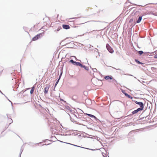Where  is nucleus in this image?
<instances>
[{
  "label": "nucleus",
  "instance_id": "45",
  "mask_svg": "<svg viewBox=\"0 0 157 157\" xmlns=\"http://www.w3.org/2000/svg\"><path fill=\"white\" fill-rule=\"evenodd\" d=\"M60 100L61 101H64V102L65 101L64 100H63V99H60Z\"/></svg>",
  "mask_w": 157,
  "mask_h": 157
},
{
  "label": "nucleus",
  "instance_id": "10",
  "mask_svg": "<svg viewBox=\"0 0 157 157\" xmlns=\"http://www.w3.org/2000/svg\"><path fill=\"white\" fill-rule=\"evenodd\" d=\"M78 96L76 95V94H75V95H74L72 97V98L71 99L74 101H75V102H78L77 101V100L78 99Z\"/></svg>",
  "mask_w": 157,
  "mask_h": 157
},
{
  "label": "nucleus",
  "instance_id": "47",
  "mask_svg": "<svg viewBox=\"0 0 157 157\" xmlns=\"http://www.w3.org/2000/svg\"><path fill=\"white\" fill-rule=\"evenodd\" d=\"M93 75L94 76H94L95 75V74H94V73H93Z\"/></svg>",
  "mask_w": 157,
  "mask_h": 157
},
{
  "label": "nucleus",
  "instance_id": "62",
  "mask_svg": "<svg viewBox=\"0 0 157 157\" xmlns=\"http://www.w3.org/2000/svg\"><path fill=\"white\" fill-rule=\"evenodd\" d=\"M61 127H62V128H63L64 129L65 128H63V126L62 125H61Z\"/></svg>",
  "mask_w": 157,
  "mask_h": 157
},
{
  "label": "nucleus",
  "instance_id": "43",
  "mask_svg": "<svg viewBox=\"0 0 157 157\" xmlns=\"http://www.w3.org/2000/svg\"><path fill=\"white\" fill-rule=\"evenodd\" d=\"M136 61L137 63H140V62H139V61H138L136 60Z\"/></svg>",
  "mask_w": 157,
  "mask_h": 157
},
{
  "label": "nucleus",
  "instance_id": "35",
  "mask_svg": "<svg viewBox=\"0 0 157 157\" xmlns=\"http://www.w3.org/2000/svg\"><path fill=\"white\" fill-rule=\"evenodd\" d=\"M139 53L140 55L142 54L143 53V52L142 51H140L139 52Z\"/></svg>",
  "mask_w": 157,
  "mask_h": 157
},
{
  "label": "nucleus",
  "instance_id": "60",
  "mask_svg": "<svg viewBox=\"0 0 157 157\" xmlns=\"http://www.w3.org/2000/svg\"><path fill=\"white\" fill-rule=\"evenodd\" d=\"M132 101H136V100H132Z\"/></svg>",
  "mask_w": 157,
  "mask_h": 157
},
{
  "label": "nucleus",
  "instance_id": "9",
  "mask_svg": "<svg viewBox=\"0 0 157 157\" xmlns=\"http://www.w3.org/2000/svg\"><path fill=\"white\" fill-rule=\"evenodd\" d=\"M66 143L67 144H69L73 145V146H75V147H81V148H85V149H90V150H91L92 151L95 150V149H89V148H85V147H80V146H79L77 145H76L72 144H71V143Z\"/></svg>",
  "mask_w": 157,
  "mask_h": 157
},
{
  "label": "nucleus",
  "instance_id": "17",
  "mask_svg": "<svg viewBox=\"0 0 157 157\" xmlns=\"http://www.w3.org/2000/svg\"><path fill=\"white\" fill-rule=\"evenodd\" d=\"M35 86L34 85L31 88V89L30 91V93L31 94H32L34 91L35 88Z\"/></svg>",
  "mask_w": 157,
  "mask_h": 157
},
{
  "label": "nucleus",
  "instance_id": "48",
  "mask_svg": "<svg viewBox=\"0 0 157 157\" xmlns=\"http://www.w3.org/2000/svg\"><path fill=\"white\" fill-rule=\"evenodd\" d=\"M59 141H60V142H61V143H65V142H63V141H60V140H58Z\"/></svg>",
  "mask_w": 157,
  "mask_h": 157
},
{
  "label": "nucleus",
  "instance_id": "29",
  "mask_svg": "<svg viewBox=\"0 0 157 157\" xmlns=\"http://www.w3.org/2000/svg\"><path fill=\"white\" fill-rule=\"evenodd\" d=\"M23 149H24V147H23V146H21V147L20 152L22 153V152L23 150Z\"/></svg>",
  "mask_w": 157,
  "mask_h": 157
},
{
  "label": "nucleus",
  "instance_id": "49",
  "mask_svg": "<svg viewBox=\"0 0 157 157\" xmlns=\"http://www.w3.org/2000/svg\"><path fill=\"white\" fill-rule=\"evenodd\" d=\"M130 75V76H133L132 75H131V74H128L127 75Z\"/></svg>",
  "mask_w": 157,
  "mask_h": 157
},
{
  "label": "nucleus",
  "instance_id": "39",
  "mask_svg": "<svg viewBox=\"0 0 157 157\" xmlns=\"http://www.w3.org/2000/svg\"><path fill=\"white\" fill-rule=\"evenodd\" d=\"M77 18V17L71 18H69V19L70 20V19H75V18Z\"/></svg>",
  "mask_w": 157,
  "mask_h": 157
},
{
  "label": "nucleus",
  "instance_id": "18",
  "mask_svg": "<svg viewBox=\"0 0 157 157\" xmlns=\"http://www.w3.org/2000/svg\"><path fill=\"white\" fill-rule=\"evenodd\" d=\"M42 142H40V143H36V144H34L33 143H32L31 142H29V144L31 145V146H34V145H35V144H39L40 143H41Z\"/></svg>",
  "mask_w": 157,
  "mask_h": 157
},
{
  "label": "nucleus",
  "instance_id": "7",
  "mask_svg": "<svg viewBox=\"0 0 157 157\" xmlns=\"http://www.w3.org/2000/svg\"><path fill=\"white\" fill-rule=\"evenodd\" d=\"M104 78L106 80H112L113 79V77L112 75H108L105 76Z\"/></svg>",
  "mask_w": 157,
  "mask_h": 157
},
{
  "label": "nucleus",
  "instance_id": "11",
  "mask_svg": "<svg viewBox=\"0 0 157 157\" xmlns=\"http://www.w3.org/2000/svg\"><path fill=\"white\" fill-rule=\"evenodd\" d=\"M41 33L38 34L36 36L33 38L32 40L33 41H35L38 39L40 37Z\"/></svg>",
  "mask_w": 157,
  "mask_h": 157
},
{
  "label": "nucleus",
  "instance_id": "24",
  "mask_svg": "<svg viewBox=\"0 0 157 157\" xmlns=\"http://www.w3.org/2000/svg\"><path fill=\"white\" fill-rule=\"evenodd\" d=\"M147 14H152L154 15H156L155 14L153 13L152 12H149V13H144L143 14V15H147Z\"/></svg>",
  "mask_w": 157,
  "mask_h": 157
},
{
  "label": "nucleus",
  "instance_id": "30",
  "mask_svg": "<svg viewBox=\"0 0 157 157\" xmlns=\"http://www.w3.org/2000/svg\"><path fill=\"white\" fill-rule=\"evenodd\" d=\"M102 155H103V157H107V155L105 153H102Z\"/></svg>",
  "mask_w": 157,
  "mask_h": 157
},
{
  "label": "nucleus",
  "instance_id": "63",
  "mask_svg": "<svg viewBox=\"0 0 157 157\" xmlns=\"http://www.w3.org/2000/svg\"><path fill=\"white\" fill-rule=\"evenodd\" d=\"M71 130L72 131H77V130Z\"/></svg>",
  "mask_w": 157,
  "mask_h": 157
},
{
  "label": "nucleus",
  "instance_id": "6",
  "mask_svg": "<svg viewBox=\"0 0 157 157\" xmlns=\"http://www.w3.org/2000/svg\"><path fill=\"white\" fill-rule=\"evenodd\" d=\"M106 48L108 51L111 53H112L113 52V49L111 47L110 45L108 44H106Z\"/></svg>",
  "mask_w": 157,
  "mask_h": 157
},
{
  "label": "nucleus",
  "instance_id": "15",
  "mask_svg": "<svg viewBox=\"0 0 157 157\" xmlns=\"http://www.w3.org/2000/svg\"><path fill=\"white\" fill-rule=\"evenodd\" d=\"M63 29H69L70 28V26L68 25H62Z\"/></svg>",
  "mask_w": 157,
  "mask_h": 157
},
{
  "label": "nucleus",
  "instance_id": "4",
  "mask_svg": "<svg viewBox=\"0 0 157 157\" xmlns=\"http://www.w3.org/2000/svg\"><path fill=\"white\" fill-rule=\"evenodd\" d=\"M134 102L136 104L138 105H139V106H140L139 108H141L144 109V105L142 102H138L137 101H134Z\"/></svg>",
  "mask_w": 157,
  "mask_h": 157
},
{
  "label": "nucleus",
  "instance_id": "1",
  "mask_svg": "<svg viewBox=\"0 0 157 157\" xmlns=\"http://www.w3.org/2000/svg\"><path fill=\"white\" fill-rule=\"evenodd\" d=\"M69 62L71 63L73 65L76 66H80L81 68H83L84 69H86V67L85 65H82V64L80 63L79 62H77L75 61H74L73 60H70Z\"/></svg>",
  "mask_w": 157,
  "mask_h": 157
},
{
  "label": "nucleus",
  "instance_id": "59",
  "mask_svg": "<svg viewBox=\"0 0 157 157\" xmlns=\"http://www.w3.org/2000/svg\"><path fill=\"white\" fill-rule=\"evenodd\" d=\"M87 71H89V69H85Z\"/></svg>",
  "mask_w": 157,
  "mask_h": 157
},
{
  "label": "nucleus",
  "instance_id": "27",
  "mask_svg": "<svg viewBox=\"0 0 157 157\" xmlns=\"http://www.w3.org/2000/svg\"><path fill=\"white\" fill-rule=\"evenodd\" d=\"M141 116H142V114H141L140 115L139 117V118H140L139 119V120H143L144 119V117H140Z\"/></svg>",
  "mask_w": 157,
  "mask_h": 157
},
{
  "label": "nucleus",
  "instance_id": "22",
  "mask_svg": "<svg viewBox=\"0 0 157 157\" xmlns=\"http://www.w3.org/2000/svg\"><path fill=\"white\" fill-rule=\"evenodd\" d=\"M11 122H10V123L8 125V126H6L5 127V130H4V131H3L2 132V133L3 132H4V131L5 130H6V129L8 128V127H9V126L10 125L11 123H12L13 122V120H12V119H11Z\"/></svg>",
  "mask_w": 157,
  "mask_h": 157
},
{
  "label": "nucleus",
  "instance_id": "32",
  "mask_svg": "<svg viewBox=\"0 0 157 157\" xmlns=\"http://www.w3.org/2000/svg\"><path fill=\"white\" fill-rule=\"evenodd\" d=\"M134 132L133 131H132L130 132L128 134V135H130L131 134L133 133Z\"/></svg>",
  "mask_w": 157,
  "mask_h": 157
},
{
  "label": "nucleus",
  "instance_id": "12",
  "mask_svg": "<svg viewBox=\"0 0 157 157\" xmlns=\"http://www.w3.org/2000/svg\"><path fill=\"white\" fill-rule=\"evenodd\" d=\"M50 87V86H47L44 88V94H46L48 93L49 88Z\"/></svg>",
  "mask_w": 157,
  "mask_h": 157
},
{
  "label": "nucleus",
  "instance_id": "3",
  "mask_svg": "<svg viewBox=\"0 0 157 157\" xmlns=\"http://www.w3.org/2000/svg\"><path fill=\"white\" fill-rule=\"evenodd\" d=\"M70 119L71 121L72 122H73V123H75L76 124H79V125L84 126H86L87 128L88 129H90V130H91L92 129L91 128H88V127H87V126L86 125H85L84 124H81V123H80L79 122H77L76 121H74V119L72 118H71V117H70Z\"/></svg>",
  "mask_w": 157,
  "mask_h": 157
},
{
  "label": "nucleus",
  "instance_id": "61",
  "mask_svg": "<svg viewBox=\"0 0 157 157\" xmlns=\"http://www.w3.org/2000/svg\"><path fill=\"white\" fill-rule=\"evenodd\" d=\"M82 137H86V136H82Z\"/></svg>",
  "mask_w": 157,
  "mask_h": 157
},
{
  "label": "nucleus",
  "instance_id": "21",
  "mask_svg": "<svg viewBox=\"0 0 157 157\" xmlns=\"http://www.w3.org/2000/svg\"><path fill=\"white\" fill-rule=\"evenodd\" d=\"M142 19V16H140L139 17V18L136 21V22L137 23H139L141 21Z\"/></svg>",
  "mask_w": 157,
  "mask_h": 157
},
{
  "label": "nucleus",
  "instance_id": "58",
  "mask_svg": "<svg viewBox=\"0 0 157 157\" xmlns=\"http://www.w3.org/2000/svg\"><path fill=\"white\" fill-rule=\"evenodd\" d=\"M147 117H148V116H147L146 117H145V119L147 118Z\"/></svg>",
  "mask_w": 157,
  "mask_h": 157
},
{
  "label": "nucleus",
  "instance_id": "16",
  "mask_svg": "<svg viewBox=\"0 0 157 157\" xmlns=\"http://www.w3.org/2000/svg\"><path fill=\"white\" fill-rule=\"evenodd\" d=\"M69 75L71 76H73L74 74V71L72 69H69L68 71Z\"/></svg>",
  "mask_w": 157,
  "mask_h": 157
},
{
  "label": "nucleus",
  "instance_id": "53",
  "mask_svg": "<svg viewBox=\"0 0 157 157\" xmlns=\"http://www.w3.org/2000/svg\"><path fill=\"white\" fill-rule=\"evenodd\" d=\"M43 140L44 142H45V141H46V140Z\"/></svg>",
  "mask_w": 157,
  "mask_h": 157
},
{
  "label": "nucleus",
  "instance_id": "25",
  "mask_svg": "<svg viewBox=\"0 0 157 157\" xmlns=\"http://www.w3.org/2000/svg\"><path fill=\"white\" fill-rule=\"evenodd\" d=\"M120 89L121 90V91L124 94V95H125V94H126L127 93L125 92V90H124L122 89L121 88H120Z\"/></svg>",
  "mask_w": 157,
  "mask_h": 157
},
{
  "label": "nucleus",
  "instance_id": "20",
  "mask_svg": "<svg viewBox=\"0 0 157 157\" xmlns=\"http://www.w3.org/2000/svg\"><path fill=\"white\" fill-rule=\"evenodd\" d=\"M126 97H127L128 98H129L131 99H132L133 97L131 96L130 95L128 94V93L125 94V95Z\"/></svg>",
  "mask_w": 157,
  "mask_h": 157
},
{
  "label": "nucleus",
  "instance_id": "44",
  "mask_svg": "<svg viewBox=\"0 0 157 157\" xmlns=\"http://www.w3.org/2000/svg\"><path fill=\"white\" fill-rule=\"evenodd\" d=\"M0 93L2 94H3V95H4V94H3V93H2V92L1 91V90H0Z\"/></svg>",
  "mask_w": 157,
  "mask_h": 157
},
{
  "label": "nucleus",
  "instance_id": "38",
  "mask_svg": "<svg viewBox=\"0 0 157 157\" xmlns=\"http://www.w3.org/2000/svg\"><path fill=\"white\" fill-rule=\"evenodd\" d=\"M133 21V20L132 19H130V21H129V22H132Z\"/></svg>",
  "mask_w": 157,
  "mask_h": 157
},
{
  "label": "nucleus",
  "instance_id": "28",
  "mask_svg": "<svg viewBox=\"0 0 157 157\" xmlns=\"http://www.w3.org/2000/svg\"><path fill=\"white\" fill-rule=\"evenodd\" d=\"M63 69H60V73L59 76V77H60V78H61V76L62 75V74L63 73Z\"/></svg>",
  "mask_w": 157,
  "mask_h": 157
},
{
  "label": "nucleus",
  "instance_id": "57",
  "mask_svg": "<svg viewBox=\"0 0 157 157\" xmlns=\"http://www.w3.org/2000/svg\"><path fill=\"white\" fill-rule=\"evenodd\" d=\"M69 110L71 112V110H72L70 108V109Z\"/></svg>",
  "mask_w": 157,
  "mask_h": 157
},
{
  "label": "nucleus",
  "instance_id": "37",
  "mask_svg": "<svg viewBox=\"0 0 157 157\" xmlns=\"http://www.w3.org/2000/svg\"><path fill=\"white\" fill-rule=\"evenodd\" d=\"M78 109L79 110L82 112V113H80L81 114H82L83 113V111L81 109Z\"/></svg>",
  "mask_w": 157,
  "mask_h": 157
},
{
  "label": "nucleus",
  "instance_id": "13",
  "mask_svg": "<svg viewBox=\"0 0 157 157\" xmlns=\"http://www.w3.org/2000/svg\"><path fill=\"white\" fill-rule=\"evenodd\" d=\"M92 70V72L90 71V75H91V72H94L95 73H98L100 76H102V75L100 72L98 71L97 69H91Z\"/></svg>",
  "mask_w": 157,
  "mask_h": 157
},
{
  "label": "nucleus",
  "instance_id": "19",
  "mask_svg": "<svg viewBox=\"0 0 157 157\" xmlns=\"http://www.w3.org/2000/svg\"><path fill=\"white\" fill-rule=\"evenodd\" d=\"M61 78H60V77H59L58 78V79H57L56 81V82L55 84V86H54V89L56 87V86L58 84L60 79Z\"/></svg>",
  "mask_w": 157,
  "mask_h": 157
},
{
  "label": "nucleus",
  "instance_id": "52",
  "mask_svg": "<svg viewBox=\"0 0 157 157\" xmlns=\"http://www.w3.org/2000/svg\"><path fill=\"white\" fill-rule=\"evenodd\" d=\"M155 58H157V54L155 55Z\"/></svg>",
  "mask_w": 157,
  "mask_h": 157
},
{
  "label": "nucleus",
  "instance_id": "42",
  "mask_svg": "<svg viewBox=\"0 0 157 157\" xmlns=\"http://www.w3.org/2000/svg\"><path fill=\"white\" fill-rule=\"evenodd\" d=\"M53 128H50V130L51 131H52L53 130Z\"/></svg>",
  "mask_w": 157,
  "mask_h": 157
},
{
  "label": "nucleus",
  "instance_id": "5",
  "mask_svg": "<svg viewBox=\"0 0 157 157\" xmlns=\"http://www.w3.org/2000/svg\"><path fill=\"white\" fill-rule=\"evenodd\" d=\"M84 113L85 115H87L91 118H94L96 121H99L100 122H101V121L98 119L95 116H94L92 114H88V113Z\"/></svg>",
  "mask_w": 157,
  "mask_h": 157
},
{
  "label": "nucleus",
  "instance_id": "51",
  "mask_svg": "<svg viewBox=\"0 0 157 157\" xmlns=\"http://www.w3.org/2000/svg\"><path fill=\"white\" fill-rule=\"evenodd\" d=\"M2 71H3V70H2V71H0V74H2Z\"/></svg>",
  "mask_w": 157,
  "mask_h": 157
},
{
  "label": "nucleus",
  "instance_id": "23",
  "mask_svg": "<svg viewBox=\"0 0 157 157\" xmlns=\"http://www.w3.org/2000/svg\"><path fill=\"white\" fill-rule=\"evenodd\" d=\"M133 114H132V113L129 114V115H128L127 116H126L124 117V118H126V117H130L131 118H132V115H133Z\"/></svg>",
  "mask_w": 157,
  "mask_h": 157
},
{
  "label": "nucleus",
  "instance_id": "55",
  "mask_svg": "<svg viewBox=\"0 0 157 157\" xmlns=\"http://www.w3.org/2000/svg\"><path fill=\"white\" fill-rule=\"evenodd\" d=\"M67 114L69 115V116H70V117H71V116H70V114H69L68 113H67Z\"/></svg>",
  "mask_w": 157,
  "mask_h": 157
},
{
  "label": "nucleus",
  "instance_id": "14",
  "mask_svg": "<svg viewBox=\"0 0 157 157\" xmlns=\"http://www.w3.org/2000/svg\"><path fill=\"white\" fill-rule=\"evenodd\" d=\"M112 82L114 83L116 86L117 87V85L118 84L120 85V83H118L117 81L113 78V79H112Z\"/></svg>",
  "mask_w": 157,
  "mask_h": 157
},
{
  "label": "nucleus",
  "instance_id": "33",
  "mask_svg": "<svg viewBox=\"0 0 157 157\" xmlns=\"http://www.w3.org/2000/svg\"><path fill=\"white\" fill-rule=\"evenodd\" d=\"M74 134L75 135H78V136H81V134L78 133H77L76 134L75 133Z\"/></svg>",
  "mask_w": 157,
  "mask_h": 157
},
{
  "label": "nucleus",
  "instance_id": "41",
  "mask_svg": "<svg viewBox=\"0 0 157 157\" xmlns=\"http://www.w3.org/2000/svg\"><path fill=\"white\" fill-rule=\"evenodd\" d=\"M22 153L21 152H20V154H19V157H21V154Z\"/></svg>",
  "mask_w": 157,
  "mask_h": 157
},
{
  "label": "nucleus",
  "instance_id": "64",
  "mask_svg": "<svg viewBox=\"0 0 157 157\" xmlns=\"http://www.w3.org/2000/svg\"><path fill=\"white\" fill-rule=\"evenodd\" d=\"M132 123H129V124H131Z\"/></svg>",
  "mask_w": 157,
  "mask_h": 157
},
{
  "label": "nucleus",
  "instance_id": "34",
  "mask_svg": "<svg viewBox=\"0 0 157 157\" xmlns=\"http://www.w3.org/2000/svg\"><path fill=\"white\" fill-rule=\"evenodd\" d=\"M4 95L7 98V99L10 101V102L11 103L12 105H12V101H11L10 100H9V99L7 98V97L5 94Z\"/></svg>",
  "mask_w": 157,
  "mask_h": 157
},
{
  "label": "nucleus",
  "instance_id": "50",
  "mask_svg": "<svg viewBox=\"0 0 157 157\" xmlns=\"http://www.w3.org/2000/svg\"><path fill=\"white\" fill-rule=\"evenodd\" d=\"M56 73H55L54 72V73H53L52 74V75H53L54 74L56 75Z\"/></svg>",
  "mask_w": 157,
  "mask_h": 157
},
{
  "label": "nucleus",
  "instance_id": "56",
  "mask_svg": "<svg viewBox=\"0 0 157 157\" xmlns=\"http://www.w3.org/2000/svg\"><path fill=\"white\" fill-rule=\"evenodd\" d=\"M19 71H21V69H18Z\"/></svg>",
  "mask_w": 157,
  "mask_h": 157
},
{
  "label": "nucleus",
  "instance_id": "54",
  "mask_svg": "<svg viewBox=\"0 0 157 157\" xmlns=\"http://www.w3.org/2000/svg\"><path fill=\"white\" fill-rule=\"evenodd\" d=\"M47 73V71H46V72H45V74H44V75H45V74H46Z\"/></svg>",
  "mask_w": 157,
  "mask_h": 157
},
{
  "label": "nucleus",
  "instance_id": "46",
  "mask_svg": "<svg viewBox=\"0 0 157 157\" xmlns=\"http://www.w3.org/2000/svg\"><path fill=\"white\" fill-rule=\"evenodd\" d=\"M51 144V143H49V144H45L44 145H49V144Z\"/></svg>",
  "mask_w": 157,
  "mask_h": 157
},
{
  "label": "nucleus",
  "instance_id": "31",
  "mask_svg": "<svg viewBox=\"0 0 157 157\" xmlns=\"http://www.w3.org/2000/svg\"><path fill=\"white\" fill-rule=\"evenodd\" d=\"M65 107L66 109H67L69 110L70 109V108L69 106L67 105Z\"/></svg>",
  "mask_w": 157,
  "mask_h": 157
},
{
  "label": "nucleus",
  "instance_id": "26",
  "mask_svg": "<svg viewBox=\"0 0 157 157\" xmlns=\"http://www.w3.org/2000/svg\"><path fill=\"white\" fill-rule=\"evenodd\" d=\"M88 94V92L86 91H85L83 92V94L86 96Z\"/></svg>",
  "mask_w": 157,
  "mask_h": 157
},
{
  "label": "nucleus",
  "instance_id": "2",
  "mask_svg": "<svg viewBox=\"0 0 157 157\" xmlns=\"http://www.w3.org/2000/svg\"><path fill=\"white\" fill-rule=\"evenodd\" d=\"M74 116L75 117L77 118L80 119V120L82 121H87L88 120L87 119V118L89 119H90V118L89 117L86 118L84 116L83 117H81L82 116L78 114V117L77 116V115L75 114H74Z\"/></svg>",
  "mask_w": 157,
  "mask_h": 157
},
{
  "label": "nucleus",
  "instance_id": "40",
  "mask_svg": "<svg viewBox=\"0 0 157 157\" xmlns=\"http://www.w3.org/2000/svg\"><path fill=\"white\" fill-rule=\"evenodd\" d=\"M73 133H72V134H70L69 135H68V134H65L64 135L65 136H67V135H73Z\"/></svg>",
  "mask_w": 157,
  "mask_h": 157
},
{
  "label": "nucleus",
  "instance_id": "8",
  "mask_svg": "<svg viewBox=\"0 0 157 157\" xmlns=\"http://www.w3.org/2000/svg\"><path fill=\"white\" fill-rule=\"evenodd\" d=\"M143 109H142L141 108H137L135 110L132 112V114H135L138 113L139 112L143 110Z\"/></svg>",
  "mask_w": 157,
  "mask_h": 157
},
{
  "label": "nucleus",
  "instance_id": "36",
  "mask_svg": "<svg viewBox=\"0 0 157 157\" xmlns=\"http://www.w3.org/2000/svg\"><path fill=\"white\" fill-rule=\"evenodd\" d=\"M71 113L72 114H75V113H76L74 111L71 110Z\"/></svg>",
  "mask_w": 157,
  "mask_h": 157
}]
</instances>
